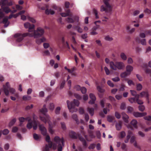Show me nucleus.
<instances>
[{
	"label": "nucleus",
	"instance_id": "obj_1",
	"mask_svg": "<svg viewBox=\"0 0 151 151\" xmlns=\"http://www.w3.org/2000/svg\"><path fill=\"white\" fill-rule=\"evenodd\" d=\"M45 140L48 143V144L45 145V147L43 148V151H50V149L52 147L53 150H55L57 145L58 151H62V146H63L64 145V140L63 138L60 139L58 137L56 136L54 139L55 143H53L50 141L49 136L47 135L45 138Z\"/></svg>",
	"mask_w": 151,
	"mask_h": 151
},
{
	"label": "nucleus",
	"instance_id": "obj_2",
	"mask_svg": "<svg viewBox=\"0 0 151 151\" xmlns=\"http://www.w3.org/2000/svg\"><path fill=\"white\" fill-rule=\"evenodd\" d=\"M44 33V29L40 27H38L36 30H34V29L31 33H25L23 34L17 33L14 35V37L16 38L17 42H20L25 37H34L35 38H37L42 36Z\"/></svg>",
	"mask_w": 151,
	"mask_h": 151
},
{
	"label": "nucleus",
	"instance_id": "obj_3",
	"mask_svg": "<svg viewBox=\"0 0 151 151\" xmlns=\"http://www.w3.org/2000/svg\"><path fill=\"white\" fill-rule=\"evenodd\" d=\"M47 110L46 108V105H44L43 108L40 109V111L42 114H44L45 117L40 116V120L45 123H47L49 125V131L51 134L53 133V132L52 131V125L50 123V117L49 116L46 114V112H47Z\"/></svg>",
	"mask_w": 151,
	"mask_h": 151
},
{
	"label": "nucleus",
	"instance_id": "obj_4",
	"mask_svg": "<svg viewBox=\"0 0 151 151\" xmlns=\"http://www.w3.org/2000/svg\"><path fill=\"white\" fill-rule=\"evenodd\" d=\"M0 5H1V9L6 13L7 14L9 12L13 13L16 12L17 11L16 9L12 11L8 7V6L12 5V1L9 2L7 0H1V2H0Z\"/></svg>",
	"mask_w": 151,
	"mask_h": 151
},
{
	"label": "nucleus",
	"instance_id": "obj_5",
	"mask_svg": "<svg viewBox=\"0 0 151 151\" xmlns=\"http://www.w3.org/2000/svg\"><path fill=\"white\" fill-rule=\"evenodd\" d=\"M67 103L68 109L70 112L73 113L76 112L77 111V109L75 108V106H78L79 102L78 100L74 99L73 102H70L68 100L67 101Z\"/></svg>",
	"mask_w": 151,
	"mask_h": 151
},
{
	"label": "nucleus",
	"instance_id": "obj_6",
	"mask_svg": "<svg viewBox=\"0 0 151 151\" xmlns=\"http://www.w3.org/2000/svg\"><path fill=\"white\" fill-rule=\"evenodd\" d=\"M70 137L73 139H77L78 138L79 140L82 142L83 145L85 147H87V144L86 141L84 138L80 136V134L78 133H76L73 131H70L69 133Z\"/></svg>",
	"mask_w": 151,
	"mask_h": 151
},
{
	"label": "nucleus",
	"instance_id": "obj_7",
	"mask_svg": "<svg viewBox=\"0 0 151 151\" xmlns=\"http://www.w3.org/2000/svg\"><path fill=\"white\" fill-rule=\"evenodd\" d=\"M109 64L111 68L114 70H116L117 69L121 70L124 67V63L121 62H116L114 63L111 61L110 62Z\"/></svg>",
	"mask_w": 151,
	"mask_h": 151
},
{
	"label": "nucleus",
	"instance_id": "obj_8",
	"mask_svg": "<svg viewBox=\"0 0 151 151\" xmlns=\"http://www.w3.org/2000/svg\"><path fill=\"white\" fill-rule=\"evenodd\" d=\"M109 0H103L105 6L102 5L100 8L101 12H105L106 13L111 14V6L109 3Z\"/></svg>",
	"mask_w": 151,
	"mask_h": 151
},
{
	"label": "nucleus",
	"instance_id": "obj_9",
	"mask_svg": "<svg viewBox=\"0 0 151 151\" xmlns=\"http://www.w3.org/2000/svg\"><path fill=\"white\" fill-rule=\"evenodd\" d=\"M3 87L4 92L6 96L8 95L9 92L12 94L14 93L15 92V90L13 88L10 87L8 82L6 83L5 85L3 86Z\"/></svg>",
	"mask_w": 151,
	"mask_h": 151
},
{
	"label": "nucleus",
	"instance_id": "obj_10",
	"mask_svg": "<svg viewBox=\"0 0 151 151\" xmlns=\"http://www.w3.org/2000/svg\"><path fill=\"white\" fill-rule=\"evenodd\" d=\"M33 127L34 130H36L37 128V123L35 120H33L31 122H28L27 125V128L29 129H30Z\"/></svg>",
	"mask_w": 151,
	"mask_h": 151
},
{
	"label": "nucleus",
	"instance_id": "obj_11",
	"mask_svg": "<svg viewBox=\"0 0 151 151\" xmlns=\"http://www.w3.org/2000/svg\"><path fill=\"white\" fill-rule=\"evenodd\" d=\"M24 25L25 28H28L29 33H31L34 29L35 25L33 24H31L29 22H27L24 23Z\"/></svg>",
	"mask_w": 151,
	"mask_h": 151
},
{
	"label": "nucleus",
	"instance_id": "obj_12",
	"mask_svg": "<svg viewBox=\"0 0 151 151\" xmlns=\"http://www.w3.org/2000/svg\"><path fill=\"white\" fill-rule=\"evenodd\" d=\"M40 130L41 132V134L44 136L46 135L47 129L42 124H40L39 126Z\"/></svg>",
	"mask_w": 151,
	"mask_h": 151
},
{
	"label": "nucleus",
	"instance_id": "obj_13",
	"mask_svg": "<svg viewBox=\"0 0 151 151\" xmlns=\"http://www.w3.org/2000/svg\"><path fill=\"white\" fill-rule=\"evenodd\" d=\"M89 97L91 100L89 101L88 103L91 104H94L96 100L95 96L93 94L91 93L89 94Z\"/></svg>",
	"mask_w": 151,
	"mask_h": 151
},
{
	"label": "nucleus",
	"instance_id": "obj_14",
	"mask_svg": "<svg viewBox=\"0 0 151 151\" xmlns=\"http://www.w3.org/2000/svg\"><path fill=\"white\" fill-rule=\"evenodd\" d=\"M146 112L141 113L138 112H134L133 113V115L136 117H140L144 116L146 115Z\"/></svg>",
	"mask_w": 151,
	"mask_h": 151
},
{
	"label": "nucleus",
	"instance_id": "obj_15",
	"mask_svg": "<svg viewBox=\"0 0 151 151\" xmlns=\"http://www.w3.org/2000/svg\"><path fill=\"white\" fill-rule=\"evenodd\" d=\"M136 40L137 42L139 43H141L142 45H146V41L145 39L140 40L139 37H137L136 38Z\"/></svg>",
	"mask_w": 151,
	"mask_h": 151
},
{
	"label": "nucleus",
	"instance_id": "obj_16",
	"mask_svg": "<svg viewBox=\"0 0 151 151\" xmlns=\"http://www.w3.org/2000/svg\"><path fill=\"white\" fill-rule=\"evenodd\" d=\"M140 96L141 97H146L147 100L148 101V103H149V94L147 92L143 91L140 93Z\"/></svg>",
	"mask_w": 151,
	"mask_h": 151
},
{
	"label": "nucleus",
	"instance_id": "obj_17",
	"mask_svg": "<svg viewBox=\"0 0 151 151\" xmlns=\"http://www.w3.org/2000/svg\"><path fill=\"white\" fill-rule=\"evenodd\" d=\"M122 118L124 122L127 123H128L129 117L128 115L124 112H122Z\"/></svg>",
	"mask_w": 151,
	"mask_h": 151
},
{
	"label": "nucleus",
	"instance_id": "obj_18",
	"mask_svg": "<svg viewBox=\"0 0 151 151\" xmlns=\"http://www.w3.org/2000/svg\"><path fill=\"white\" fill-rule=\"evenodd\" d=\"M8 18L7 17H5L2 20V23L4 24V27H7L9 24V22L7 23L8 22Z\"/></svg>",
	"mask_w": 151,
	"mask_h": 151
},
{
	"label": "nucleus",
	"instance_id": "obj_19",
	"mask_svg": "<svg viewBox=\"0 0 151 151\" xmlns=\"http://www.w3.org/2000/svg\"><path fill=\"white\" fill-rule=\"evenodd\" d=\"M122 122L119 121L116 124V127L117 130H120L122 128Z\"/></svg>",
	"mask_w": 151,
	"mask_h": 151
},
{
	"label": "nucleus",
	"instance_id": "obj_20",
	"mask_svg": "<svg viewBox=\"0 0 151 151\" xmlns=\"http://www.w3.org/2000/svg\"><path fill=\"white\" fill-rule=\"evenodd\" d=\"M45 37H43L40 39H37L36 40V42L38 45L40 44L41 43L45 41Z\"/></svg>",
	"mask_w": 151,
	"mask_h": 151
},
{
	"label": "nucleus",
	"instance_id": "obj_21",
	"mask_svg": "<svg viewBox=\"0 0 151 151\" xmlns=\"http://www.w3.org/2000/svg\"><path fill=\"white\" fill-rule=\"evenodd\" d=\"M127 72L129 74H130L131 72L133 70V67L130 65H127L126 67Z\"/></svg>",
	"mask_w": 151,
	"mask_h": 151
},
{
	"label": "nucleus",
	"instance_id": "obj_22",
	"mask_svg": "<svg viewBox=\"0 0 151 151\" xmlns=\"http://www.w3.org/2000/svg\"><path fill=\"white\" fill-rule=\"evenodd\" d=\"M131 125L133 126L134 127L137 128V121L135 119H133L131 122Z\"/></svg>",
	"mask_w": 151,
	"mask_h": 151
},
{
	"label": "nucleus",
	"instance_id": "obj_23",
	"mask_svg": "<svg viewBox=\"0 0 151 151\" xmlns=\"http://www.w3.org/2000/svg\"><path fill=\"white\" fill-rule=\"evenodd\" d=\"M45 13L47 15H48L50 14H53L55 13V12L53 10H52L51 9H47L45 11Z\"/></svg>",
	"mask_w": 151,
	"mask_h": 151
},
{
	"label": "nucleus",
	"instance_id": "obj_24",
	"mask_svg": "<svg viewBox=\"0 0 151 151\" xmlns=\"http://www.w3.org/2000/svg\"><path fill=\"white\" fill-rule=\"evenodd\" d=\"M87 111L89 112L90 114L93 116L94 113V109L93 108L88 107L87 108Z\"/></svg>",
	"mask_w": 151,
	"mask_h": 151
},
{
	"label": "nucleus",
	"instance_id": "obj_25",
	"mask_svg": "<svg viewBox=\"0 0 151 151\" xmlns=\"http://www.w3.org/2000/svg\"><path fill=\"white\" fill-rule=\"evenodd\" d=\"M4 16V14L3 11L1 9H0V24L2 23L3 20L1 18L3 17Z\"/></svg>",
	"mask_w": 151,
	"mask_h": 151
},
{
	"label": "nucleus",
	"instance_id": "obj_26",
	"mask_svg": "<svg viewBox=\"0 0 151 151\" xmlns=\"http://www.w3.org/2000/svg\"><path fill=\"white\" fill-rule=\"evenodd\" d=\"M139 95H137L136 96V102L139 104H143V101L139 99Z\"/></svg>",
	"mask_w": 151,
	"mask_h": 151
},
{
	"label": "nucleus",
	"instance_id": "obj_27",
	"mask_svg": "<svg viewBox=\"0 0 151 151\" xmlns=\"http://www.w3.org/2000/svg\"><path fill=\"white\" fill-rule=\"evenodd\" d=\"M72 118L76 121V123L77 124L79 123V122L77 116L76 114H73L72 115Z\"/></svg>",
	"mask_w": 151,
	"mask_h": 151
},
{
	"label": "nucleus",
	"instance_id": "obj_28",
	"mask_svg": "<svg viewBox=\"0 0 151 151\" xmlns=\"http://www.w3.org/2000/svg\"><path fill=\"white\" fill-rule=\"evenodd\" d=\"M136 96L134 97H131L129 98L128 99L129 101L131 103H132L134 102L135 103L136 101Z\"/></svg>",
	"mask_w": 151,
	"mask_h": 151
},
{
	"label": "nucleus",
	"instance_id": "obj_29",
	"mask_svg": "<svg viewBox=\"0 0 151 151\" xmlns=\"http://www.w3.org/2000/svg\"><path fill=\"white\" fill-rule=\"evenodd\" d=\"M126 29L127 30H128V32L131 33L133 32L135 30V29L134 28H132L131 29H130V27L129 26H127V27Z\"/></svg>",
	"mask_w": 151,
	"mask_h": 151
},
{
	"label": "nucleus",
	"instance_id": "obj_30",
	"mask_svg": "<svg viewBox=\"0 0 151 151\" xmlns=\"http://www.w3.org/2000/svg\"><path fill=\"white\" fill-rule=\"evenodd\" d=\"M31 97L28 95H25L23 96L22 99L24 101L29 100H30Z\"/></svg>",
	"mask_w": 151,
	"mask_h": 151
},
{
	"label": "nucleus",
	"instance_id": "obj_31",
	"mask_svg": "<svg viewBox=\"0 0 151 151\" xmlns=\"http://www.w3.org/2000/svg\"><path fill=\"white\" fill-rule=\"evenodd\" d=\"M114 116H109L107 117V120L109 122H111L114 120Z\"/></svg>",
	"mask_w": 151,
	"mask_h": 151
},
{
	"label": "nucleus",
	"instance_id": "obj_32",
	"mask_svg": "<svg viewBox=\"0 0 151 151\" xmlns=\"http://www.w3.org/2000/svg\"><path fill=\"white\" fill-rule=\"evenodd\" d=\"M96 84L97 85V90L100 92H104V90L99 86L98 85V84L96 82Z\"/></svg>",
	"mask_w": 151,
	"mask_h": 151
},
{
	"label": "nucleus",
	"instance_id": "obj_33",
	"mask_svg": "<svg viewBox=\"0 0 151 151\" xmlns=\"http://www.w3.org/2000/svg\"><path fill=\"white\" fill-rule=\"evenodd\" d=\"M120 57L122 59L125 60L127 59V57L125 54L123 52H122L120 54Z\"/></svg>",
	"mask_w": 151,
	"mask_h": 151
},
{
	"label": "nucleus",
	"instance_id": "obj_34",
	"mask_svg": "<svg viewBox=\"0 0 151 151\" xmlns=\"http://www.w3.org/2000/svg\"><path fill=\"white\" fill-rule=\"evenodd\" d=\"M16 121V119L15 118L13 119L9 122V126L10 127H12Z\"/></svg>",
	"mask_w": 151,
	"mask_h": 151
},
{
	"label": "nucleus",
	"instance_id": "obj_35",
	"mask_svg": "<svg viewBox=\"0 0 151 151\" xmlns=\"http://www.w3.org/2000/svg\"><path fill=\"white\" fill-rule=\"evenodd\" d=\"M25 119L23 117H20L19 118V120L20 122V124H19L20 126H21L22 123L24 122L25 120Z\"/></svg>",
	"mask_w": 151,
	"mask_h": 151
},
{
	"label": "nucleus",
	"instance_id": "obj_36",
	"mask_svg": "<svg viewBox=\"0 0 151 151\" xmlns=\"http://www.w3.org/2000/svg\"><path fill=\"white\" fill-rule=\"evenodd\" d=\"M74 28L77 30L78 32L82 33L83 32V29L78 26H76Z\"/></svg>",
	"mask_w": 151,
	"mask_h": 151
},
{
	"label": "nucleus",
	"instance_id": "obj_37",
	"mask_svg": "<svg viewBox=\"0 0 151 151\" xmlns=\"http://www.w3.org/2000/svg\"><path fill=\"white\" fill-rule=\"evenodd\" d=\"M60 124L62 129L64 130H66V127L65 123L64 122H61Z\"/></svg>",
	"mask_w": 151,
	"mask_h": 151
},
{
	"label": "nucleus",
	"instance_id": "obj_38",
	"mask_svg": "<svg viewBox=\"0 0 151 151\" xmlns=\"http://www.w3.org/2000/svg\"><path fill=\"white\" fill-rule=\"evenodd\" d=\"M93 12L95 14L96 17V18L98 19L99 18V17L98 15V12L97 10L95 9H93Z\"/></svg>",
	"mask_w": 151,
	"mask_h": 151
},
{
	"label": "nucleus",
	"instance_id": "obj_39",
	"mask_svg": "<svg viewBox=\"0 0 151 151\" xmlns=\"http://www.w3.org/2000/svg\"><path fill=\"white\" fill-rule=\"evenodd\" d=\"M142 85L140 83L136 85L137 90V91H140L142 88Z\"/></svg>",
	"mask_w": 151,
	"mask_h": 151
},
{
	"label": "nucleus",
	"instance_id": "obj_40",
	"mask_svg": "<svg viewBox=\"0 0 151 151\" xmlns=\"http://www.w3.org/2000/svg\"><path fill=\"white\" fill-rule=\"evenodd\" d=\"M66 21L68 23H73L74 22V20L71 18L68 17L66 19Z\"/></svg>",
	"mask_w": 151,
	"mask_h": 151
},
{
	"label": "nucleus",
	"instance_id": "obj_41",
	"mask_svg": "<svg viewBox=\"0 0 151 151\" xmlns=\"http://www.w3.org/2000/svg\"><path fill=\"white\" fill-rule=\"evenodd\" d=\"M128 73L127 72H124L122 73L121 74V76L122 78H125L126 77L127 75H129Z\"/></svg>",
	"mask_w": 151,
	"mask_h": 151
},
{
	"label": "nucleus",
	"instance_id": "obj_42",
	"mask_svg": "<svg viewBox=\"0 0 151 151\" xmlns=\"http://www.w3.org/2000/svg\"><path fill=\"white\" fill-rule=\"evenodd\" d=\"M27 18L30 22L33 23H35L36 22L35 20L33 18L29 16H27Z\"/></svg>",
	"mask_w": 151,
	"mask_h": 151
},
{
	"label": "nucleus",
	"instance_id": "obj_43",
	"mask_svg": "<svg viewBox=\"0 0 151 151\" xmlns=\"http://www.w3.org/2000/svg\"><path fill=\"white\" fill-rule=\"evenodd\" d=\"M54 104L53 103H50L49 109L50 110H53L54 109Z\"/></svg>",
	"mask_w": 151,
	"mask_h": 151
},
{
	"label": "nucleus",
	"instance_id": "obj_44",
	"mask_svg": "<svg viewBox=\"0 0 151 151\" xmlns=\"http://www.w3.org/2000/svg\"><path fill=\"white\" fill-rule=\"evenodd\" d=\"M33 138L36 140H38L40 138V137L36 133L33 134Z\"/></svg>",
	"mask_w": 151,
	"mask_h": 151
},
{
	"label": "nucleus",
	"instance_id": "obj_45",
	"mask_svg": "<svg viewBox=\"0 0 151 151\" xmlns=\"http://www.w3.org/2000/svg\"><path fill=\"white\" fill-rule=\"evenodd\" d=\"M80 90L83 94H85L86 92L87 89L84 87H82Z\"/></svg>",
	"mask_w": 151,
	"mask_h": 151
},
{
	"label": "nucleus",
	"instance_id": "obj_46",
	"mask_svg": "<svg viewBox=\"0 0 151 151\" xmlns=\"http://www.w3.org/2000/svg\"><path fill=\"white\" fill-rule=\"evenodd\" d=\"M88 133L89 134V136L91 138H94L95 137V136L93 134L92 131H88Z\"/></svg>",
	"mask_w": 151,
	"mask_h": 151
},
{
	"label": "nucleus",
	"instance_id": "obj_47",
	"mask_svg": "<svg viewBox=\"0 0 151 151\" xmlns=\"http://www.w3.org/2000/svg\"><path fill=\"white\" fill-rule=\"evenodd\" d=\"M52 8L58 10L60 12H61L62 10L60 8L58 7L55 5L52 6Z\"/></svg>",
	"mask_w": 151,
	"mask_h": 151
},
{
	"label": "nucleus",
	"instance_id": "obj_48",
	"mask_svg": "<svg viewBox=\"0 0 151 151\" xmlns=\"http://www.w3.org/2000/svg\"><path fill=\"white\" fill-rule=\"evenodd\" d=\"M139 110L141 111H143L145 109V107L143 105H139L138 106Z\"/></svg>",
	"mask_w": 151,
	"mask_h": 151
},
{
	"label": "nucleus",
	"instance_id": "obj_49",
	"mask_svg": "<svg viewBox=\"0 0 151 151\" xmlns=\"http://www.w3.org/2000/svg\"><path fill=\"white\" fill-rule=\"evenodd\" d=\"M65 12H66V13L67 14H68V15L70 17H72V13L70 12V10L69 9H67L66 10H65Z\"/></svg>",
	"mask_w": 151,
	"mask_h": 151
},
{
	"label": "nucleus",
	"instance_id": "obj_50",
	"mask_svg": "<svg viewBox=\"0 0 151 151\" xmlns=\"http://www.w3.org/2000/svg\"><path fill=\"white\" fill-rule=\"evenodd\" d=\"M107 83L109 86L111 87H114V84L110 80H109L108 81Z\"/></svg>",
	"mask_w": 151,
	"mask_h": 151
},
{
	"label": "nucleus",
	"instance_id": "obj_51",
	"mask_svg": "<svg viewBox=\"0 0 151 151\" xmlns=\"http://www.w3.org/2000/svg\"><path fill=\"white\" fill-rule=\"evenodd\" d=\"M60 110V107H57L55 110V113L56 114H59Z\"/></svg>",
	"mask_w": 151,
	"mask_h": 151
},
{
	"label": "nucleus",
	"instance_id": "obj_52",
	"mask_svg": "<svg viewBox=\"0 0 151 151\" xmlns=\"http://www.w3.org/2000/svg\"><path fill=\"white\" fill-rule=\"evenodd\" d=\"M131 94L133 96H134V97H136L137 95H139L138 94H137V93L136 91L134 90H131L130 91Z\"/></svg>",
	"mask_w": 151,
	"mask_h": 151
},
{
	"label": "nucleus",
	"instance_id": "obj_53",
	"mask_svg": "<svg viewBox=\"0 0 151 151\" xmlns=\"http://www.w3.org/2000/svg\"><path fill=\"white\" fill-rule=\"evenodd\" d=\"M120 137L123 138L126 135L124 131H122L120 133Z\"/></svg>",
	"mask_w": 151,
	"mask_h": 151
},
{
	"label": "nucleus",
	"instance_id": "obj_54",
	"mask_svg": "<svg viewBox=\"0 0 151 151\" xmlns=\"http://www.w3.org/2000/svg\"><path fill=\"white\" fill-rule=\"evenodd\" d=\"M104 69L107 75H109L110 73V71L108 68L106 67H105Z\"/></svg>",
	"mask_w": 151,
	"mask_h": 151
},
{
	"label": "nucleus",
	"instance_id": "obj_55",
	"mask_svg": "<svg viewBox=\"0 0 151 151\" xmlns=\"http://www.w3.org/2000/svg\"><path fill=\"white\" fill-rule=\"evenodd\" d=\"M74 95L76 98L79 100H81L82 99V97L78 94L75 93L74 94Z\"/></svg>",
	"mask_w": 151,
	"mask_h": 151
},
{
	"label": "nucleus",
	"instance_id": "obj_56",
	"mask_svg": "<svg viewBox=\"0 0 151 151\" xmlns=\"http://www.w3.org/2000/svg\"><path fill=\"white\" fill-rule=\"evenodd\" d=\"M65 82V81L64 80H63L62 81V82L61 83V85H60V89H62L64 87Z\"/></svg>",
	"mask_w": 151,
	"mask_h": 151
},
{
	"label": "nucleus",
	"instance_id": "obj_57",
	"mask_svg": "<svg viewBox=\"0 0 151 151\" xmlns=\"http://www.w3.org/2000/svg\"><path fill=\"white\" fill-rule=\"evenodd\" d=\"M144 12L148 14H150L151 13V10L147 8H146L144 10Z\"/></svg>",
	"mask_w": 151,
	"mask_h": 151
},
{
	"label": "nucleus",
	"instance_id": "obj_58",
	"mask_svg": "<svg viewBox=\"0 0 151 151\" xmlns=\"http://www.w3.org/2000/svg\"><path fill=\"white\" fill-rule=\"evenodd\" d=\"M96 136L98 139H100L101 137V133L99 131H97L96 132Z\"/></svg>",
	"mask_w": 151,
	"mask_h": 151
},
{
	"label": "nucleus",
	"instance_id": "obj_59",
	"mask_svg": "<svg viewBox=\"0 0 151 151\" xmlns=\"http://www.w3.org/2000/svg\"><path fill=\"white\" fill-rule=\"evenodd\" d=\"M115 116L118 119H120L121 117V115L117 112H115Z\"/></svg>",
	"mask_w": 151,
	"mask_h": 151
},
{
	"label": "nucleus",
	"instance_id": "obj_60",
	"mask_svg": "<svg viewBox=\"0 0 151 151\" xmlns=\"http://www.w3.org/2000/svg\"><path fill=\"white\" fill-rule=\"evenodd\" d=\"M144 118L147 121H151V116H147L144 117Z\"/></svg>",
	"mask_w": 151,
	"mask_h": 151
},
{
	"label": "nucleus",
	"instance_id": "obj_61",
	"mask_svg": "<svg viewBox=\"0 0 151 151\" xmlns=\"http://www.w3.org/2000/svg\"><path fill=\"white\" fill-rule=\"evenodd\" d=\"M115 98L119 100L122 99V95H120L119 94L116 95L115 96Z\"/></svg>",
	"mask_w": 151,
	"mask_h": 151
},
{
	"label": "nucleus",
	"instance_id": "obj_62",
	"mask_svg": "<svg viewBox=\"0 0 151 151\" xmlns=\"http://www.w3.org/2000/svg\"><path fill=\"white\" fill-rule=\"evenodd\" d=\"M105 39L106 40L111 41L113 40V38L110 37L109 36H107L105 37Z\"/></svg>",
	"mask_w": 151,
	"mask_h": 151
},
{
	"label": "nucleus",
	"instance_id": "obj_63",
	"mask_svg": "<svg viewBox=\"0 0 151 151\" xmlns=\"http://www.w3.org/2000/svg\"><path fill=\"white\" fill-rule=\"evenodd\" d=\"M95 147V145L94 144H91L88 147V149H93Z\"/></svg>",
	"mask_w": 151,
	"mask_h": 151
},
{
	"label": "nucleus",
	"instance_id": "obj_64",
	"mask_svg": "<svg viewBox=\"0 0 151 151\" xmlns=\"http://www.w3.org/2000/svg\"><path fill=\"white\" fill-rule=\"evenodd\" d=\"M126 108V105L124 103H122L121 104L120 109H124Z\"/></svg>",
	"mask_w": 151,
	"mask_h": 151
}]
</instances>
